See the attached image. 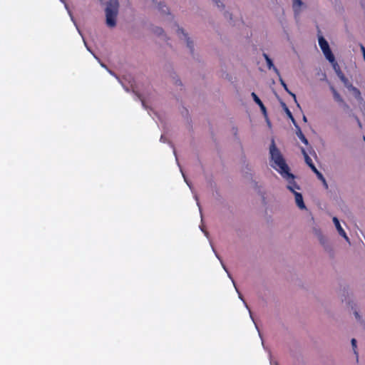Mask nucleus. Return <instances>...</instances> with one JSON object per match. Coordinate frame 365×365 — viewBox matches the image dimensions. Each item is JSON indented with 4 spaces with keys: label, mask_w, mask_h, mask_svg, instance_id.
Instances as JSON below:
<instances>
[{
    "label": "nucleus",
    "mask_w": 365,
    "mask_h": 365,
    "mask_svg": "<svg viewBox=\"0 0 365 365\" xmlns=\"http://www.w3.org/2000/svg\"><path fill=\"white\" fill-rule=\"evenodd\" d=\"M104 14L105 24L108 29H113L118 24L120 4L118 0H106Z\"/></svg>",
    "instance_id": "1"
},
{
    "label": "nucleus",
    "mask_w": 365,
    "mask_h": 365,
    "mask_svg": "<svg viewBox=\"0 0 365 365\" xmlns=\"http://www.w3.org/2000/svg\"><path fill=\"white\" fill-rule=\"evenodd\" d=\"M270 165L279 175L289 170L290 168L287 164L280 150L277 148L274 139L271 140L269 146Z\"/></svg>",
    "instance_id": "2"
},
{
    "label": "nucleus",
    "mask_w": 365,
    "mask_h": 365,
    "mask_svg": "<svg viewBox=\"0 0 365 365\" xmlns=\"http://www.w3.org/2000/svg\"><path fill=\"white\" fill-rule=\"evenodd\" d=\"M282 178L286 183V187L291 192L300 190V186L296 182V176L291 173L290 169L281 175Z\"/></svg>",
    "instance_id": "3"
},
{
    "label": "nucleus",
    "mask_w": 365,
    "mask_h": 365,
    "mask_svg": "<svg viewBox=\"0 0 365 365\" xmlns=\"http://www.w3.org/2000/svg\"><path fill=\"white\" fill-rule=\"evenodd\" d=\"M175 31L178 38L186 44V46L190 50V51L193 52L194 42L190 37L189 34L183 28L178 25L175 26Z\"/></svg>",
    "instance_id": "4"
},
{
    "label": "nucleus",
    "mask_w": 365,
    "mask_h": 365,
    "mask_svg": "<svg viewBox=\"0 0 365 365\" xmlns=\"http://www.w3.org/2000/svg\"><path fill=\"white\" fill-rule=\"evenodd\" d=\"M318 42L326 58L329 62H333L334 55L329 48L328 42L325 40V38L323 36H319L318 38Z\"/></svg>",
    "instance_id": "5"
},
{
    "label": "nucleus",
    "mask_w": 365,
    "mask_h": 365,
    "mask_svg": "<svg viewBox=\"0 0 365 365\" xmlns=\"http://www.w3.org/2000/svg\"><path fill=\"white\" fill-rule=\"evenodd\" d=\"M347 89L353 96V97L356 99L359 106L364 110H365V101L362 97L361 91L353 85L349 86V88Z\"/></svg>",
    "instance_id": "6"
},
{
    "label": "nucleus",
    "mask_w": 365,
    "mask_h": 365,
    "mask_svg": "<svg viewBox=\"0 0 365 365\" xmlns=\"http://www.w3.org/2000/svg\"><path fill=\"white\" fill-rule=\"evenodd\" d=\"M332 221L335 225V227H336L339 235H341L349 244H350L349 238L347 236L344 230L342 228L338 218L336 217H334L332 218Z\"/></svg>",
    "instance_id": "7"
},
{
    "label": "nucleus",
    "mask_w": 365,
    "mask_h": 365,
    "mask_svg": "<svg viewBox=\"0 0 365 365\" xmlns=\"http://www.w3.org/2000/svg\"><path fill=\"white\" fill-rule=\"evenodd\" d=\"M294 197V202L296 205L299 207V209L304 210L307 209V207L304 202V199L302 195L298 192V190L292 192Z\"/></svg>",
    "instance_id": "8"
},
{
    "label": "nucleus",
    "mask_w": 365,
    "mask_h": 365,
    "mask_svg": "<svg viewBox=\"0 0 365 365\" xmlns=\"http://www.w3.org/2000/svg\"><path fill=\"white\" fill-rule=\"evenodd\" d=\"M263 56L265 59V62H266L267 68L269 70H272L278 76H279L280 73H279V70L277 68V67L274 65L272 60L266 53H264Z\"/></svg>",
    "instance_id": "9"
},
{
    "label": "nucleus",
    "mask_w": 365,
    "mask_h": 365,
    "mask_svg": "<svg viewBox=\"0 0 365 365\" xmlns=\"http://www.w3.org/2000/svg\"><path fill=\"white\" fill-rule=\"evenodd\" d=\"M292 8L295 15H299L304 8V4L302 0H293Z\"/></svg>",
    "instance_id": "10"
},
{
    "label": "nucleus",
    "mask_w": 365,
    "mask_h": 365,
    "mask_svg": "<svg viewBox=\"0 0 365 365\" xmlns=\"http://www.w3.org/2000/svg\"><path fill=\"white\" fill-rule=\"evenodd\" d=\"M251 96L252 97L254 101L259 106L262 113H263L264 117H267V110L262 101L259 98V97L256 95L255 93L252 92L251 93Z\"/></svg>",
    "instance_id": "11"
},
{
    "label": "nucleus",
    "mask_w": 365,
    "mask_h": 365,
    "mask_svg": "<svg viewBox=\"0 0 365 365\" xmlns=\"http://www.w3.org/2000/svg\"><path fill=\"white\" fill-rule=\"evenodd\" d=\"M60 1H61V2H62L63 4H64L65 9L67 10L68 14V15H69V16H70V18H71V20L72 21V22L73 23L74 26H76V29H77V31H78V34H79L81 36H82L81 32L80 29H78V26H77V24H76V23L75 20H74V18H73V15H72V13H71V11L69 10V9H68V5L66 4V3L65 2V1H64V0H60Z\"/></svg>",
    "instance_id": "12"
},
{
    "label": "nucleus",
    "mask_w": 365,
    "mask_h": 365,
    "mask_svg": "<svg viewBox=\"0 0 365 365\" xmlns=\"http://www.w3.org/2000/svg\"><path fill=\"white\" fill-rule=\"evenodd\" d=\"M330 90L332 92V94H333V97H334V99L338 102V103H342L344 101H343V98L341 96V95L339 94V93L333 87V86H331L330 87Z\"/></svg>",
    "instance_id": "13"
},
{
    "label": "nucleus",
    "mask_w": 365,
    "mask_h": 365,
    "mask_svg": "<svg viewBox=\"0 0 365 365\" xmlns=\"http://www.w3.org/2000/svg\"><path fill=\"white\" fill-rule=\"evenodd\" d=\"M153 32L154 34H155L158 36L163 37V38L165 37V31L161 27H158V26L154 27L153 29Z\"/></svg>",
    "instance_id": "14"
},
{
    "label": "nucleus",
    "mask_w": 365,
    "mask_h": 365,
    "mask_svg": "<svg viewBox=\"0 0 365 365\" xmlns=\"http://www.w3.org/2000/svg\"><path fill=\"white\" fill-rule=\"evenodd\" d=\"M337 76L340 78V80L344 83L346 88H349V86L352 85L351 83H349L348 79L344 76V75L341 72H337Z\"/></svg>",
    "instance_id": "15"
},
{
    "label": "nucleus",
    "mask_w": 365,
    "mask_h": 365,
    "mask_svg": "<svg viewBox=\"0 0 365 365\" xmlns=\"http://www.w3.org/2000/svg\"><path fill=\"white\" fill-rule=\"evenodd\" d=\"M279 77V81H280L281 85L283 86L284 90L287 92H288L293 97V98L296 101V96H295V94H294L293 93H292L291 91H289V89H288V88L287 86V84L284 83V81L282 80V78L280 77V76Z\"/></svg>",
    "instance_id": "16"
},
{
    "label": "nucleus",
    "mask_w": 365,
    "mask_h": 365,
    "mask_svg": "<svg viewBox=\"0 0 365 365\" xmlns=\"http://www.w3.org/2000/svg\"><path fill=\"white\" fill-rule=\"evenodd\" d=\"M297 136L299 137V138L305 144V145H307L308 144V140L307 139L305 138V136L304 135V134L302 133V132L301 131V130L298 128V130L297 132Z\"/></svg>",
    "instance_id": "17"
},
{
    "label": "nucleus",
    "mask_w": 365,
    "mask_h": 365,
    "mask_svg": "<svg viewBox=\"0 0 365 365\" xmlns=\"http://www.w3.org/2000/svg\"><path fill=\"white\" fill-rule=\"evenodd\" d=\"M302 153L304 155V160H305V162L308 165L309 163H311L312 162V159L310 158V157L308 155V154L307 153V152L305 151V150L304 148H302Z\"/></svg>",
    "instance_id": "18"
},
{
    "label": "nucleus",
    "mask_w": 365,
    "mask_h": 365,
    "mask_svg": "<svg viewBox=\"0 0 365 365\" xmlns=\"http://www.w3.org/2000/svg\"><path fill=\"white\" fill-rule=\"evenodd\" d=\"M283 106H284V110L287 113V115H288V117L292 120V121L293 122L294 124H295V120H294V118L292 114V113L290 112V110H289V108L286 106L285 104H283Z\"/></svg>",
    "instance_id": "19"
},
{
    "label": "nucleus",
    "mask_w": 365,
    "mask_h": 365,
    "mask_svg": "<svg viewBox=\"0 0 365 365\" xmlns=\"http://www.w3.org/2000/svg\"><path fill=\"white\" fill-rule=\"evenodd\" d=\"M212 2L215 4V6L220 9H223L225 8V5L222 2L221 0H212Z\"/></svg>",
    "instance_id": "20"
},
{
    "label": "nucleus",
    "mask_w": 365,
    "mask_h": 365,
    "mask_svg": "<svg viewBox=\"0 0 365 365\" xmlns=\"http://www.w3.org/2000/svg\"><path fill=\"white\" fill-rule=\"evenodd\" d=\"M332 66H333V68L334 69V71H336V73H337V72H341L339 68V66L338 64L336 63L335 61V58L334 57V61L333 62H330Z\"/></svg>",
    "instance_id": "21"
},
{
    "label": "nucleus",
    "mask_w": 365,
    "mask_h": 365,
    "mask_svg": "<svg viewBox=\"0 0 365 365\" xmlns=\"http://www.w3.org/2000/svg\"><path fill=\"white\" fill-rule=\"evenodd\" d=\"M332 66H333V68L334 69V71H336V73H337V72H341L339 68V66L338 64L336 63L335 61V58L334 57V61L333 62H330Z\"/></svg>",
    "instance_id": "22"
},
{
    "label": "nucleus",
    "mask_w": 365,
    "mask_h": 365,
    "mask_svg": "<svg viewBox=\"0 0 365 365\" xmlns=\"http://www.w3.org/2000/svg\"><path fill=\"white\" fill-rule=\"evenodd\" d=\"M354 314L357 321H359V322L362 321V317L358 312H354Z\"/></svg>",
    "instance_id": "23"
},
{
    "label": "nucleus",
    "mask_w": 365,
    "mask_h": 365,
    "mask_svg": "<svg viewBox=\"0 0 365 365\" xmlns=\"http://www.w3.org/2000/svg\"><path fill=\"white\" fill-rule=\"evenodd\" d=\"M232 283H233L234 286H235L234 280H232ZM235 289H236V291H237V292H238V290L237 289V288H235ZM238 294H239V298L243 301V302H244V304H245V305L246 308H247V309H248V306H247V304L245 303V302L243 300L242 295H241L240 293H238Z\"/></svg>",
    "instance_id": "24"
},
{
    "label": "nucleus",
    "mask_w": 365,
    "mask_h": 365,
    "mask_svg": "<svg viewBox=\"0 0 365 365\" xmlns=\"http://www.w3.org/2000/svg\"><path fill=\"white\" fill-rule=\"evenodd\" d=\"M316 174L317 175V176H318V178H319V179L322 180L324 181V183H326V182H325V180H324V178L323 175H322V173H320L318 171V173H316Z\"/></svg>",
    "instance_id": "25"
},
{
    "label": "nucleus",
    "mask_w": 365,
    "mask_h": 365,
    "mask_svg": "<svg viewBox=\"0 0 365 365\" xmlns=\"http://www.w3.org/2000/svg\"><path fill=\"white\" fill-rule=\"evenodd\" d=\"M311 169L315 173H318V170L317 169V168L313 165Z\"/></svg>",
    "instance_id": "26"
},
{
    "label": "nucleus",
    "mask_w": 365,
    "mask_h": 365,
    "mask_svg": "<svg viewBox=\"0 0 365 365\" xmlns=\"http://www.w3.org/2000/svg\"><path fill=\"white\" fill-rule=\"evenodd\" d=\"M264 118H265L266 121H267V125H268L269 127H270V126H271V123H270L269 120H268L267 116V117H264Z\"/></svg>",
    "instance_id": "27"
},
{
    "label": "nucleus",
    "mask_w": 365,
    "mask_h": 365,
    "mask_svg": "<svg viewBox=\"0 0 365 365\" xmlns=\"http://www.w3.org/2000/svg\"><path fill=\"white\" fill-rule=\"evenodd\" d=\"M182 176H183V178H184L185 182L187 183V185H189V186H190V185H189L188 182H187V179H186V178H185V176L184 175V174H183V173H182Z\"/></svg>",
    "instance_id": "28"
},
{
    "label": "nucleus",
    "mask_w": 365,
    "mask_h": 365,
    "mask_svg": "<svg viewBox=\"0 0 365 365\" xmlns=\"http://www.w3.org/2000/svg\"><path fill=\"white\" fill-rule=\"evenodd\" d=\"M83 43H84V44H85V46H86V47L87 50H88V51H89L90 52H91V50H90V48L87 46L86 43V41H85V40H84V39H83Z\"/></svg>",
    "instance_id": "29"
},
{
    "label": "nucleus",
    "mask_w": 365,
    "mask_h": 365,
    "mask_svg": "<svg viewBox=\"0 0 365 365\" xmlns=\"http://www.w3.org/2000/svg\"><path fill=\"white\" fill-rule=\"evenodd\" d=\"M351 344H352V345H353V346H355V345H356V340H355L354 339H353L351 340Z\"/></svg>",
    "instance_id": "30"
},
{
    "label": "nucleus",
    "mask_w": 365,
    "mask_h": 365,
    "mask_svg": "<svg viewBox=\"0 0 365 365\" xmlns=\"http://www.w3.org/2000/svg\"><path fill=\"white\" fill-rule=\"evenodd\" d=\"M168 11V9L165 6H164L163 11L167 12Z\"/></svg>",
    "instance_id": "31"
},
{
    "label": "nucleus",
    "mask_w": 365,
    "mask_h": 365,
    "mask_svg": "<svg viewBox=\"0 0 365 365\" xmlns=\"http://www.w3.org/2000/svg\"><path fill=\"white\" fill-rule=\"evenodd\" d=\"M221 264H222V266L223 269L225 270V272H227V269H226L225 266L222 264V262H221Z\"/></svg>",
    "instance_id": "32"
},
{
    "label": "nucleus",
    "mask_w": 365,
    "mask_h": 365,
    "mask_svg": "<svg viewBox=\"0 0 365 365\" xmlns=\"http://www.w3.org/2000/svg\"><path fill=\"white\" fill-rule=\"evenodd\" d=\"M308 165H309L310 168H312V167L313 165H314V164H313V163L312 162L311 163H309V164H308Z\"/></svg>",
    "instance_id": "33"
},
{
    "label": "nucleus",
    "mask_w": 365,
    "mask_h": 365,
    "mask_svg": "<svg viewBox=\"0 0 365 365\" xmlns=\"http://www.w3.org/2000/svg\"><path fill=\"white\" fill-rule=\"evenodd\" d=\"M108 72H109L112 76H114V73H113L111 71H109V70H108Z\"/></svg>",
    "instance_id": "34"
},
{
    "label": "nucleus",
    "mask_w": 365,
    "mask_h": 365,
    "mask_svg": "<svg viewBox=\"0 0 365 365\" xmlns=\"http://www.w3.org/2000/svg\"><path fill=\"white\" fill-rule=\"evenodd\" d=\"M101 66L106 68V66L103 63H101Z\"/></svg>",
    "instance_id": "35"
},
{
    "label": "nucleus",
    "mask_w": 365,
    "mask_h": 365,
    "mask_svg": "<svg viewBox=\"0 0 365 365\" xmlns=\"http://www.w3.org/2000/svg\"><path fill=\"white\" fill-rule=\"evenodd\" d=\"M303 119H304V121H306V120H307V118H306V117H305V116L303 118Z\"/></svg>",
    "instance_id": "36"
},
{
    "label": "nucleus",
    "mask_w": 365,
    "mask_h": 365,
    "mask_svg": "<svg viewBox=\"0 0 365 365\" xmlns=\"http://www.w3.org/2000/svg\"><path fill=\"white\" fill-rule=\"evenodd\" d=\"M215 255H216L217 258H218L220 259L219 256L217 254H215Z\"/></svg>",
    "instance_id": "37"
},
{
    "label": "nucleus",
    "mask_w": 365,
    "mask_h": 365,
    "mask_svg": "<svg viewBox=\"0 0 365 365\" xmlns=\"http://www.w3.org/2000/svg\"><path fill=\"white\" fill-rule=\"evenodd\" d=\"M287 40H289V36L288 34H287Z\"/></svg>",
    "instance_id": "38"
}]
</instances>
